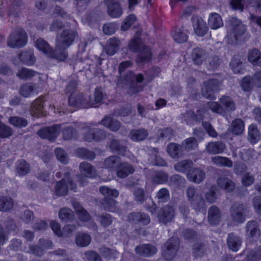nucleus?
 I'll return each mask as SVG.
<instances>
[{"label": "nucleus", "instance_id": "obj_52", "mask_svg": "<svg viewBox=\"0 0 261 261\" xmlns=\"http://www.w3.org/2000/svg\"><path fill=\"white\" fill-rule=\"evenodd\" d=\"M182 149L187 151L195 150L197 148L198 143L194 137H190L184 140L181 143Z\"/></svg>", "mask_w": 261, "mask_h": 261}, {"label": "nucleus", "instance_id": "obj_19", "mask_svg": "<svg viewBox=\"0 0 261 261\" xmlns=\"http://www.w3.org/2000/svg\"><path fill=\"white\" fill-rule=\"evenodd\" d=\"M222 218V213L216 205L211 206L208 210L207 220L211 225H216L220 223Z\"/></svg>", "mask_w": 261, "mask_h": 261}, {"label": "nucleus", "instance_id": "obj_57", "mask_svg": "<svg viewBox=\"0 0 261 261\" xmlns=\"http://www.w3.org/2000/svg\"><path fill=\"white\" fill-rule=\"evenodd\" d=\"M69 188H70V186L68 185L67 182L62 181V180H61L57 182L55 187V191L58 195L63 196L67 194Z\"/></svg>", "mask_w": 261, "mask_h": 261}, {"label": "nucleus", "instance_id": "obj_21", "mask_svg": "<svg viewBox=\"0 0 261 261\" xmlns=\"http://www.w3.org/2000/svg\"><path fill=\"white\" fill-rule=\"evenodd\" d=\"M191 57L195 65H201L206 60L208 54L204 49L196 47L193 49Z\"/></svg>", "mask_w": 261, "mask_h": 261}, {"label": "nucleus", "instance_id": "obj_41", "mask_svg": "<svg viewBox=\"0 0 261 261\" xmlns=\"http://www.w3.org/2000/svg\"><path fill=\"white\" fill-rule=\"evenodd\" d=\"M217 184L219 187L228 192L232 191L235 187L234 182L231 179L224 176L219 177L217 180Z\"/></svg>", "mask_w": 261, "mask_h": 261}, {"label": "nucleus", "instance_id": "obj_31", "mask_svg": "<svg viewBox=\"0 0 261 261\" xmlns=\"http://www.w3.org/2000/svg\"><path fill=\"white\" fill-rule=\"evenodd\" d=\"M225 149V144L221 141L210 142L206 146L207 152L212 154L221 153Z\"/></svg>", "mask_w": 261, "mask_h": 261}, {"label": "nucleus", "instance_id": "obj_35", "mask_svg": "<svg viewBox=\"0 0 261 261\" xmlns=\"http://www.w3.org/2000/svg\"><path fill=\"white\" fill-rule=\"evenodd\" d=\"M208 24L212 29L216 30L223 25V22L219 14L212 12L209 14Z\"/></svg>", "mask_w": 261, "mask_h": 261}, {"label": "nucleus", "instance_id": "obj_38", "mask_svg": "<svg viewBox=\"0 0 261 261\" xmlns=\"http://www.w3.org/2000/svg\"><path fill=\"white\" fill-rule=\"evenodd\" d=\"M15 170L19 176H23L30 172V166L25 160L20 159L16 163Z\"/></svg>", "mask_w": 261, "mask_h": 261}, {"label": "nucleus", "instance_id": "obj_39", "mask_svg": "<svg viewBox=\"0 0 261 261\" xmlns=\"http://www.w3.org/2000/svg\"><path fill=\"white\" fill-rule=\"evenodd\" d=\"M81 172L85 176L92 177L96 174V171L94 167L87 162H82L79 166Z\"/></svg>", "mask_w": 261, "mask_h": 261}, {"label": "nucleus", "instance_id": "obj_5", "mask_svg": "<svg viewBox=\"0 0 261 261\" xmlns=\"http://www.w3.org/2000/svg\"><path fill=\"white\" fill-rule=\"evenodd\" d=\"M28 39V35L24 30L17 27L12 30L8 37L7 45L13 48H21L27 44Z\"/></svg>", "mask_w": 261, "mask_h": 261}, {"label": "nucleus", "instance_id": "obj_30", "mask_svg": "<svg viewBox=\"0 0 261 261\" xmlns=\"http://www.w3.org/2000/svg\"><path fill=\"white\" fill-rule=\"evenodd\" d=\"M116 171V174L118 177L124 178L134 173L135 170L132 165L123 162L120 163Z\"/></svg>", "mask_w": 261, "mask_h": 261}, {"label": "nucleus", "instance_id": "obj_34", "mask_svg": "<svg viewBox=\"0 0 261 261\" xmlns=\"http://www.w3.org/2000/svg\"><path fill=\"white\" fill-rule=\"evenodd\" d=\"M61 125L60 130H61L62 138L64 140L75 139L77 138V132L72 126Z\"/></svg>", "mask_w": 261, "mask_h": 261}, {"label": "nucleus", "instance_id": "obj_53", "mask_svg": "<svg viewBox=\"0 0 261 261\" xmlns=\"http://www.w3.org/2000/svg\"><path fill=\"white\" fill-rule=\"evenodd\" d=\"M72 171V169L69 168H65L63 170V177L61 180L67 182L68 185L70 186V189L75 191L76 188V185L73 182L71 178Z\"/></svg>", "mask_w": 261, "mask_h": 261}, {"label": "nucleus", "instance_id": "obj_47", "mask_svg": "<svg viewBox=\"0 0 261 261\" xmlns=\"http://www.w3.org/2000/svg\"><path fill=\"white\" fill-rule=\"evenodd\" d=\"M91 238L90 236L85 232H80L75 238V243L79 247H86L91 242Z\"/></svg>", "mask_w": 261, "mask_h": 261}, {"label": "nucleus", "instance_id": "obj_6", "mask_svg": "<svg viewBox=\"0 0 261 261\" xmlns=\"http://www.w3.org/2000/svg\"><path fill=\"white\" fill-rule=\"evenodd\" d=\"M100 192L105 197L101 201V205L104 210L109 212H114L117 210V202L114 199L109 197H117L119 192L116 189H110L106 186H101L99 188Z\"/></svg>", "mask_w": 261, "mask_h": 261}, {"label": "nucleus", "instance_id": "obj_56", "mask_svg": "<svg viewBox=\"0 0 261 261\" xmlns=\"http://www.w3.org/2000/svg\"><path fill=\"white\" fill-rule=\"evenodd\" d=\"M98 221L103 227H107L112 223L113 218L112 216L108 213H104L97 216Z\"/></svg>", "mask_w": 261, "mask_h": 261}, {"label": "nucleus", "instance_id": "obj_28", "mask_svg": "<svg viewBox=\"0 0 261 261\" xmlns=\"http://www.w3.org/2000/svg\"><path fill=\"white\" fill-rule=\"evenodd\" d=\"M204 171L199 168H192L187 174L188 178L193 182L199 184L205 178Z\"/></svg>", "mask_w": 261, "mask_h": 261}, {"label": "nucleus", "instance_id": "obj_51", "mask_svg": "<svg viewBox=\"0 0 261 261\" xmlns=\"http://www.w3.org/2000/svg\"><path fill=\"white\" fill-rule=\"evenodd\" d=\"M181 119L188 125H191L194 122H197L201 120V118H199L193 111H189L181 115Z\"/></svg>", "mask_w": 261, "mask_h": 261}, {"label": "nucleus", "instance_id": "obj_2", "mask_svg": "<svg viewBox=\"0 0 261 261\" xmlns=\"http://www.w3.org/2000/svg\"><path fill=\"white\" fill-rule=\"evenodd\" d=\"M143 80L142 74H135L132 71H128L122 81H118L117 85L125 88L129 94L133 95L143 90V87L140 84Z\"/></svg>", "mask_w": 261, "mask_h": 261}, {"label": "nucleus", "instance_id": "obj_49", "mask_svg": "<svg viewBox=\"0 0 261 261\" xmlns=\"http://www.w3.org/2000/svg\"><path fill=\"white\" fill-rule=\"evenodd\" d=\"M231 133L236 135H240L244 130V123L241 119H236L232 121L231 128Z\"/></svg>", "mask_w": 261, "mask_h": 261}, {"label": "nucleus", "instance_id": "obj_25", "mask_svg": "<svg viewBox=\"0 0 261 261\" xmlns=\"http://www.w3.org/2000/svg\"><path fill=\"white\" fill-rule=\"evenodd\" d=\"M20 61L27 65H33L36 62L33 49L25 50L21 51L18 55Z\"/></svg>", "mask_w": 261, "mask_h": 261}, {"label": "nucleus", "instance_id": "obj_43", "mask_svg": "<svg viewBox=\"0 0 261 261\" xmlns=\"http://www.w3.org/2000/svg\"><path fill=\"white\" fill-rule=\"evenodd\" d=\"M121 163L120 159L117 155H112L106 158L104 166L110 170H116Z\"/></svg>", "mask_w": 261, "mask_h": 261}, {"label": "nucleus", "instance_id": "obj_17", "mask_svg": "<svg viewBox=\"0 0 261 261\" xmlns=\"http://www.w3.org/2000/svg\"><path fill=\"white\" fill-rule=\"evenodd\" d=\"M135 252L142 256L150 257L157 252V248L150 244H142L137 246L135 249Z\"/></svg>", "mask_w": 261, "mask_h": 261}, {"label": "nucleus", "instance_id": "obj_16", "mask_svg": "<svg viewBox=\"0 0 261 261\" xmlns=\"http://www.w3.org/2000/svg\"><path fill=\"white\" fill-rule=\"evenodd\" d=\"M69 105L73 108H88L89 101L83 93H72L68 98Z\"/></svg>", "mask_w": 261, "mask_h": 261}, {"label": "nucleus", "instance_id": "obj_60", "mask_svg": "<svg viewBox=\"0 0 261 261\" xmlns=\"http://www.w3.org/2000/svg\"><path fill=\"white\" fill-rule=\"evenodd\" d=\"M137 17L135 14H132L127 16L121 25V30L123 31L128 30L136 21Z\"/></svg>", "mask_w": 261, "mask_h": 261}, {"label": "nucleus", "instance_id": "obj_11", "mask_svg": "<svg viewBox=\"0 0 261 261\" xmlns=\"http://www.w3.org/2000/svg\"><path fill=\"white\" fill-rule=\"evenodd\" d=\"M228 33L235 38L243 35L246 32V27L241 21L236 17L230 18L226 24Z\"/></svg>", "mask_w": 261, "mask_h": 261}, {"label": "nucleus", "instance_id": "obj_46", "mask_svg": "<svg viewBox=\"0 0 261 261\" xmlns=\"http://www.w3.org/2000/svg\"><path fill=\"white\" fill-rule=\"evenodd\" d=\"M193 166V162L190 160H185L174 165V169L179 172H189Z\"/></svg>", "mask_w": 261, "mask_h": 261}, {"label": "nucleus", "instance_id": "obj_4", "mask_svg": "<svg viewBox=\"0 0 261 261\" xmlns=\"http://www.w3.org/2000/svg\"><path fill=\"white\" fill-rule=\"evenodd\" d=\"M207 107L213 112L223 116L236 109V105L231 97L225 95L220 98L219 103L218 102L210 101L207 103Z\"/></svg>", "mask_w": 261, "mask_h": 261}, {"label": "nucleus", "instance_id": "obj_20", "mask_svg": "<svg viewBox=\"0 0 261 261\" xmlns=\"http://www.w3.org/2000/svg\"><path fill=\"white\" fill-rule=\"evenodd\" d=\"M150 157L148 159L149 163L154 166H166V162L158 155V149L151 147H147Z\"/></svg>", "mask_w": 261, "mask_h": 261}, {"label": "nucleus", "instance_id": "obj_23", "mask_svg": "<svg viewBox=\"0 0 261 261\" xmlns=\"http://www.w3.org/2000/svg\"><path fill=\"white\" fill-rule=\"evenodd\" d=\"M23 3L21 0H14L7 8V15L9 17L17 18L19 17L21 7Z\"/></svg>", "mask_w": 261, "mask_h": 261}, {"label": "nucleus", "instance_id": "obj_27", "mask_svg": "<svg viewBox=\"0 0 261 261\" xmlns=\"http://www.w3.org/2000/svg\"><path fill=\"white\" fill-rule=\"evenodd\" d=\"M105 96L103 89L101 87H97L92 96H90L89 98V107H95V105L102 102V101Z\"/></svg>", "mask_w": 261, "mask_h": 261}, {"label": "nucleus", "instance_id": "obj_3", "mask_svg": "<svg viewBox=\"0 0 261 261\" xmlns=\"http://www.w3.org/2000/svg\"><path fill=\"white\" fill-rule=\"evenodd\" d=\"M129 50L133 53H138L137 62L139 63H149L152 58L150 48L145 45L142 39L138 37L132 38L128 44Z\"/></svg>", "mask_w": 261, "mask_h": 261}, {"label": "nucleus", "instance_id": "obj_37", "mask_svg": "<svg viewBox=\"0 0 261 261\" xmlns=\"http://www.w3.org/2000/svg\"><path fill=\"white\" fill-rule=\"evenodd\" d=\"M260 138L259 131L255 124H251L248 129V139L252 144L257 142Z\"/></svg>", "mask_w": 261, "mask_h": 261}, {"label": "nucleus", "instance_id": "obj_54", "mask_svg": "<svg viewBox=\"0 0 261 261\" xmlns=\"http://www.w3.org/2000/svg\"><path fill=\"white\" fill-rule=\"evenodd\" d=\"M9 122L14 126L22 128L28 124V122L25 118L18 116H11L9 118Z\"/></svg>", "mask_w": 261, "mask_h": 261}, {"label": "nucleus", "instance_id": "obj_44", "mask_svg": "<svg viewBox=\"0 0 261 261\" xmlns=\"http://www.w3.org/2000/svg\"><path fill=\"white\" fill-rule=\"evenodd\" d=\"M14 201L12 198L7 196H0V211L6 212L12 209Z\"/></svg>", "mask_w": 261, "mask_h": 261}, {"label": "nucleus", "instance_id": "obj_36", "mask_svg": "<svg viewBox=\"0 0 261 261\" xmlns=\"http://www.w3.org/2000/svg\"><path fill=\"white\" fill-rule=\"evenodd\" d=\"M147 131L144 128L134 129L130 130L129 137L134 141L139 142L145 140L148 137Z\"/></svg>", "mask_w": 261, "mask_h": 261}, {"label": "nucleus", "instance_id": "obj_14", "mask_svg": "<svg viewBox=\"0 0 261 261\" xmlns=\"http://www.w3.org/2000/svg\"><path fill=\"white\" fill-rule=\"evenodd\" d=\"M105 4L107 7V13L113 18H118L123 14L121 5L116 0H105Z\"/></svg>", "mask_w": 261, "mask_h": 261}, {"label": "nucleus", "instance_id": "obj_18", "mask_svg": "<svg viewBox=\"0 0 261 261\" xmlns=\"http://www.w3.org/2000/svg\"><path fill=\"white\" fill-rule=\"evenodd\" d=\"M106 134L104 130L100 128H89L84 136V139L88 142L98 141L104 139Z\"/></svg>", "mask_w": 261, "mask_h": 261}, {"label": "nucleus", "instance_id": "obj_48", "mask_svg": "<svg viewBox=\"0 0 261 261\" xmlns=\"http://www.w3.org/2000/svg\"><path fill=\"white\" fill-rule=\"evenodd\" d=\"M73 208L79 218L83 221H88L90 216L88 212L78 202L73 203Z\"/></svg>", "mask_w": 261, "mask_h": 261}, {"label": "nucleus", "instance_id": "obj_40", "mask_svg": "<svg viewBox=\"0 0 261 261\" xmlns=\"http://www.w3.org/2000/svg\"><path fill=\"white\" fill-rule=\"evenodd\" d=\"M110 148L114 152L121 155H125L126 152V147L124 141L114 139L110 144Z\"/></svg>", "mask_w": 261, "mask_h": 261}, {"label": "nucleus", "instance_id": "obj_63", "mask_svg": "<svg viewBox=\"0 0 261 261\" xmlns=\"http://www.w3.org/2000/svg\"><path fill=\"white\" fill-rule=\"evenodd\" d=\"M168 180V174L163 171L157 172L152 178L153 182L156 184L166 183Z\"/></svg>", "mask_w": 261, "mask_h": 261}, {"label": "nucleus", "instance_id": "obj_29", "mask_svg": "<svg viewBox=\"0 0 261 261\" xmlns=\"http://www.w3.org/2000/svg\"><path fill=\"white\" fill-rule=\"evenodd\" d=\"M167 151L169 155L173 159H178L184 154L181 145L176 143H170L167 146Z\"/></svg>", "mask_w": 261, "mask_h": 261}, {"label": "nucleus", "instance_id": "obj_12", "mask_svg": "<svg viewBox=\"0 0 261 261\" xmlns=\"http://www.w3.org/2000/svg\"><path fill=\"white\" fill-rule=\"evenodd\" d=\"M175 216V208L173 206L165 205L160 209L157 218L160 223L165 225L171 222Z\"/></svg>", "mask_w": 261, "mask_h": 261}, {"label": "nucleus", "instance_id": "obj_24", "mask_svg": "<svg viewBox=\"0 0 261 261\" xmlns=\"http://www.w3.org/2000/svg\"><path fill=\"white\" fill-rule=\"evenodd\" d=\"M242 239L233 232L228 233L227 238V245L232 251L237 252L241 246Z\"/></svg>", "mask_w": 261, "mask_h": 261}, {"label": "nucleus", "instance_id": "obj_32", "mask_svg": "<svg viewBox=\"0 0 261 261\" xmlns=\"http://www.w3.org/2000/svg\"><path fill=\"white\" fill-rule=\"evenodd\" d=\"M30 111L33 117L43 116L44 115L43 100L41 98L36 99L32 104Z\"/></svg>", "mask_w": 261, "mask_h": 261}, {"label": "nucleus", "instance_id": "obj_33", "mask_svg": "<svg viewBox=\"0 0 261 261\" xmlns=\"http://www.w3.org/2000/svg\"><path fill=\"white\" fill-rule=\"evenodd\" d=\"M120 44V41L117 38L113 37L110 38L106 45V53L110 55H114L118 50Z\"/></svg>", "mask_w": 261, "mask_h": 261}, {"label": "nucleus", "instance_id": "obj_7", "mask_svg": "<svg viewBox=\"0 0 261 261\" xmlns=\"http://www.w3.org/2000/svg\"><path fill=\"white\" fill-rule=\"evenodd\" d=\"M186 195L191 207L197 212L205 208V201L199 190L193 186L186 189Z\"/></svg>", "mask_w": 261, "mask_h": 261}, {"label": "nucleus", "instance_id": "obj_8", "mask_svg": "<svg viewBox=\"0 0 261 261\" xmlns=\"http://www.w3.org/2000/svg\"><path fill=\"white\" fill-rule=\"evenodd\" d=\"M248 213L247 206L244 203H234L230 208V217L235 224L244 223Z\"/></svg>", "mask_w": 261, "mask_h": 261}, {"label": "nucleus", "instance_id": "obj_50", "mask_svg": "<svg viewBox=\"0 0 261 261\" xmlns=\"http://www.w3.org/2000/svg\"><path fill=\"white\" fill-rule=\"evenodd\" d=\"M206 245L202 243H197L193 245L192 249L193 255L196 257L204 256L207 252Z\"/></svg>", "mask_w": 261, "mask_h": 261}, {"label": "nucleus", "instance_id": "obj_45", "mask_svg": "<svg viewBox=\"0 0 261 261\" xmlns=\"http://www.w3.org/2000/svg\"><path fill=\"white\" fill-rule=\"evenodd\" d=\"M212 162L214 165L219 167H227L228 168L232 167L233 166V162L229 158L221 156H215L212 157L211 159Z\"/></svg>", "mask_w": 261, "mask_h": 261}, {"label": "nucleus", "instance_id": "obj_15", "mask_svg": "<svg viewBox=\"0 0 261 261\" xmlns=\"http://www.w3.org/2000/svg\"><path fill=\"white\" fill-rule=\"evenodd\" d=\"M191 21L195 33L198 36L203 37L208 31V27L206 22L197 16H193Z\"/></svg>", "mask_w": 261, "mask_h": 261}, {"label": "nucleus", "instance_id": "obj_22", "mask_svg": "<svg viewBox=\"0 0 261 261\" xmlns=\"http://www.w3.org/2000/svg\"><path fill=\"white\" fill-rule=\"evenodd\" d=\"M98 124L102 125L112 132L118 131L121 125V123L118 120L110 115L105 116L101 121H99Z\"/></svg>", "mask_w": 261, "mask_h": 261}, {"label": "nucleus", "instance_id": "obj_59", "mask_svg": "<svg viewBox=\"0 0 261 261\" xmlns=\"http://www.w3.org/2000/svg\"><path fill=\"white\" fill-rule=\"evenodd\" d=\"M156 198L158 203H165L170 198L169 191L167 188L161 189L156 193Z\"/></svg>", "mask_w": 261, "mask_h": 261}, {"label": "nucleus", "instance_id": "obj_26", "mask_svg": "<svg viewBox=\"0 0 261 261\" xmlns=\"http://www.w3.org/2000/svg\"><path fill=\"white\" fill-rule=\"evenodd\" d=\"M245 229L247 233L250 238L253 239H258L260 237V232L258 224L255 220H251L246 223Z\"/></svg>", "mask_w": 261, "mask_h": 261}, {"label": "nucleus", "instance_id": "obj_10", "mask_svg": "<svg viewBox=\"0 0 261 261\" xmlns=\"http://www.w3.org/2000/svg\"><path fill=\"white\" fill-rule=\"evenodd\" d=\"M179 245V240L177 237L170 238L165 244L162 255L167 260H171L176 254Z\"/></svg>", "mask_w": 261, "mask_h": 261}, {"label": "nucleus", "instance_id": "obj_55", "mask_svg": "<svg viewBox=\"0 0 261 261\" xmlns=\"http://www.w3.org/2000/svg\"><path fill=\"white\" fill-rule=\"evenodd\" d=\"M59 216L62 221L68 222L73 219L74 213L70 208L65 207L59 211Z\"/></svg>", "mask_w": 261, "mask_h": 261}, {"label": "nucleus", "instance_id": "obj_62", "mask_svg": "<svg viewBox=\"0 0 261 261\" xmlns=\"http://www.w3.org/2000/svg\"><path fill=\"white\" fill-rule=\"evenodd\" d=\"M34 89V86L32 83H27L20 87L19 93L22 96L27 97L33 93Z\"/></svg>", "mask_w": 261, "mask_h": 261}, {"label": "nucleus", "instance_id": "obj_64", "mask_svg": "<svg viewBox=\"0 0 261 261\" xmlns=\"http://www.w3.org/2000/svg\"><path fill=\"white\" fill-rule=\"evenodd\" d=\"M77 153L80 157L89 160H92L95 157V154L94 152L84 148L77 149Z\"/></svg>", "mask_w": 261, "mask_h": 261}, {"label": "nucleus", "instance_id": "obj_42", "mask_svg": "<svg viewBox=\"0 0 261 261\" xmlns=\"http://www.w3.org/2000/svg\"><path fill=\"white\" fill-rule=\"evenodd\" d=\"M248 60L253 65H261V52L257 48L250 49L248 53Z\"/></svg>", "mask_w": 261, "mask_h": 261}, {"label": "nucleus", "instance_id": "obj_9", "mask_svg": "<svg viewBox=\"0 0 261 261\" xmlns=\"http://www.w3.org/2000/svg\"><path fill=\"white\" fill-rule=\"evenodd\" d=\"M220 83L218 80H210L203 83L201 88L202 96L210 100H215V93L219 91Z\"/></svg>", "mask_w": 261, "mask_h": 261}, {"label": "nucleus", "instance_id": "obj_1", "mask_svg": "<svg viewBox=\"0 0 261 261\" xmlns=\"http://www.w3.org/2000/svg\"><path fill=\"white\" fill-rule=\"evenodd\" d=\"M76 35V32L73 30H63L61 34L57 35L56 47L55 50L42 38L36 40V46L48 58L59 61H64L68 56L66 50L73 43Z\"/></svg>", "mask_w": 261, "mask_h": 261}, {"label": "nucleus", "instance_id": "obj_61", "mask_svg": "<svg viewBox=\"0 0 261 261\" xmlns=\"http://www.w3.org/2000/svg\"><path fill=\"white\" fill-rule=\"evenodd\" d=\"M83 258L84 261H102L101 256L97 252L92 250L85 251Z\"/></svg>", "mask_w": 261, "mask_h": 261}, {"label": "nucleus", "instance_id": "obj_58", "mask_svg": "<svg viewBox=\"0 0 261 261\" xmlns=\"http://www.w3.org/2000/svg\"><path fill=\"white\" fill-rule=\"evenodd\" d=\"M172 37L175 41L179 43H184L188 39L186 34L179 28H176L174 31Z\"/></svg>", "mask_w": 261, "mask_h": 261}, {"label": "nucleus", "instance_id": "obj_13", "mask_svg": "<svg viewBox=\"0 0 261 261\" xmlns=\"http://www.w3.org/2000/svg\"><path fill=\"white\" fill-rule=\"evenodd\" d=\"M60 124H56L48 127H44L37 131L38 135L43 139H46L54 141L59 135Z\"/></svg>", "mask_w": 261, "mask_h": 261}]
</instances>
